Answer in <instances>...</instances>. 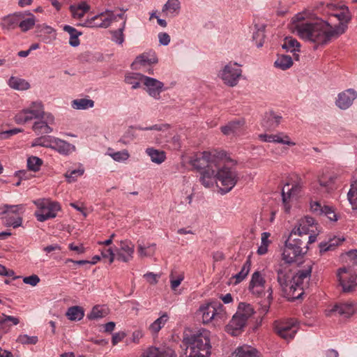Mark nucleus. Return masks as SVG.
<instances>
[{"mask_svg":"<svg viewBox=\"0 0 357 357\" xmlns=\"http://www.w3.org/2000/svg\"><path fill=\"white\" fill-rule=\"evenodd\" d=\"M331 17H335L339 24L333 26L324 20L310 22L305 20L304 13H298L291 19V29L296 32L302 39L313 43L315 47L328 43L333 38H337L345 32L351 15L347 7L338 9L335 5L327 4Z\"/></svg>","mask_w":357,"mask_h":357,"instance_id":"obj_1","label":"nucleus"},{"mask_svg":"<svg viewBox=\"0 0 357 357\" xmlns=\"http://www.w3.org/2000/svg\"><path fill=\"white\" fill-rule=\"evenodd\" d=\"M186 345L184 356L181 357H209L211 345L210 332L206 329H199L183 337Z\"/></svg>","mask_w":357,"mask_h":357,"instance_id":"obj_2","label":"nucleus"},{"mask_svg":"<svg viewBox=\"0 0 357 357\" xmlns=\"http://www.w3.org/2000/svg\"><path fill=\"white\" fill-rule=\"evenodd\" d=\"M221 158L218 163L216 172V185L220 194L230 192L238 181V175L234 167L227 165L221 166Z\"/></svg>","mask_w":357,"mask_h":357,"instance_id":"obj_3","label":"nucleus"},{"mask_svg":"<svg viewBox=\"0 0 357 357\" xmlns=\"http://www.w3.org/2000/svg\"><path fill=\"white\" fill-rule=\"evenodd\" d=\"M202 322L207 324L214 321L215 325L222 324L227 319V313L223 305L219 302H211L202 305L199 308Z\"/></svg>","mask_w":357,"mask_h":357,"instance_id":"obj_4","label":"nucleus"},{"mask_svg":"<svg viewBox=\"0 0 357 357\" xmlns=\"http://www.w3.org/2000/svg\"><path fill=\"white\" fill-rule=\"evenodd\" d=\"M34 204L38 208L35 211V216L39 222L54 218L61 208L59 202H52L47 199H38L34 201Z\"/></svg>","mask_w":357,"mask_h":357,"instance_id":"obj_5","label":"nucleus"},{"mask_svg":"<svg viewBox=\"0 0 357 357\" xmlns=\"http://www.w3.org/2000/svg\"><path fill=\"white\" fill-rule=\"evenodd\" d=\"M218 152L204 151L190 158L189 163L199 172L210 167L217 166L221 156Z\"/></svg>","mask_w":357,"mask_h":357,"instance_id":"obj_6","label":"nucleus"},{"mask_svg":"<svg viewBox=\"0 0 357 357\" xmlns=\"http://www.w3.org/2000/svg\"><path fill=\"white\" fill-rule=\"evenodd\" d=\"M45 114L44 106L41 102H33L29 107L23 109L15 115V121L17 124H24L33 119L38 120L43 118Z\"/></svg>","mask_w":357,"mask_h":357,"instance_id":"obj_7","label":"nucleus"},{"mask_svg":"<svg viewBox=\"0 0 357 357\" xmlns=\"http://www.w3.org/2000/svg\"><path fill=\"white\" fill-rule=\"evenodd\" d=\"M273 328L278 336L289 341L295 337L298 330V323L295 319L275 321L273 324Z\"/></svg>","mask_w":357,"mask_h":357,"instance_id":"obj_8","label":"nucleus"},{"mask_svg":"<svg viewBox=\"0 0 357 357\" xmlns=\"http://www.w3.org/2000/svg\"><path fill=\"white\" fill-rule=\"evenodd\" d=\"M241 75V66L236 62H229L220 72V77L223 82L231 87L237 85Z\"/></svg>","mask_w":357,"mask_h":357,"instance_id":"obj_9","label":"nucleus"},{"mask_svg":"<svg viewBox=\"0 0 357 357\" xmlns=\"http://www.w3.org/2000/svg\"><path fill=\"white\" fill-rule=\"evenodd\" d=\"M115 20L116 16L114 12L106 10L91 18H87L81 25L91 28H107Z\"/></svg>","mask_w":357,"mask_h":357,"instance_id":"obj_10","label":"nucleus"},{"mask_svg":"<svg viewBox=\"0 0 357 357\" xmlns=\"http://www.w3.org/2000/svg\"><path fill=\"white\" fill-rule=\"evenodd\" d=\"M352 271L350 268H341L338 270L337 277L340 284L345 293L354 291L357 287L356 275Z\"/></svg>","mask_w":357,"mask_h":357,"instance_id":"obj_11","label":"nucleus"},{"mask_svg":"<svg viewBox=\"0 0 357 357\" xmlns=\"http://www.w3.org/2000/svg\"><path fill=\"white\" fill-rule=\"evenodd\" d=\"M115 248L116 259L123 262H129L133 258L135 245L130 240L126 239L116 242Z\"/></svg>","mask_w":357,"mask_h":357,"instance_id":"obj_12","label":"nucleus"},{"mask_svg":"<svg viewBox=\"0 0 357 357\" xmlns=\"http://www.w3.org/2000/svg\"><path fill=\"white\" fill-rule=\"evenodd\" d=\"M305 248L297 245L291 242V238H288L285 242L284 248L282 252V259L286 264L294 262L299 257L305 254Z\"/></svg>","mask_w":357,"mask_h":357,"instance_id":"obj_13","label":"nucleus"},{"mask_svg":"<svg viewBox=\"0 0 357 357\" xmlns=\"http://www.w3.org/2000/svg\"><path fill=\"white\" fill-rule=\"evenodd\" d=\"M54 123V117L50 113H46L43 118L36 120L32 126V130L37 135H47L52 132L51 127Z\"/></svg>","mask_w":357,"mask_h":357,"instance_id":"obj_14","label":"nucleus"},{"mask_svg":"<svg viewBox=\"0 0 357 357\" xmlns=\"http://www.w3.org/2000/svg\"><path fill=\"white\" fill-rule=\"evenodd\" d=\"M222 132L227 136H241L245 134L246 126L244 119H234L221 127Z\"/></svg>","mask_w":357,"mask_h":357,"instance_id":"obj_15","label":"nucleus"},{"mask_svg":"<svg viewBox=\"0 0 357 357\" xmlns=\"http://www.w3.org/2000/svg\"><path fill=\"white\" fill-rule=\"evenodd\" d=\"M277 273V280L283 291L287 292L291 281V270L287 264L280 263L275 266Z\"/></svg>","mask_w":357,"mask_h":357,"instance_id":"obj_16","label":"nucleus"},{"mask_svg":"<svg viewBox=\"0 0 357 357\" xmlns=\"http://www.w3.org/2000/svg\"><path fill=\"white\" fill-rule=\"evenodd\" d=\"M356 310L357 306L353 302L341 303L335 305L331 309L326 310V315L330 317L333 314H339L347 318L353 315Z\"/></svg>","mask_w":357,"mask_h":357,"instance_id":"obj_17","label":"nucleus"},{"mask_svg":"<svg viewBox=\"0 0 357 357\" xmlns=\"http://www.w3.org/2000/svg\"><path fill=\"white\" fill-rule=\"evenodd\" d=\"M142 79L148 94L152 98L159 100L160 93L164 91V84L155 78L145 75H142Z\"/></svg>","mask_w":357,"mask_h":357,"instance_id":"obj_18","label":"nucleus"},{"mask_svg":"<svg viewBox=\"0 0 357 357\" xmlns=\"http://www.w3.org/2000/svg\"><path fill=\"white\" fill-rule=\"evenodd\" d=\"M294 229L299 235L301 234L308 236L313 234H318L317 224H315L314 218L310 216H305L301 219L298 227Z\"/></svg>","mask_w":357,"mask_h":357,"instance_id":"obj_19","label":"nucleus"},{"mask_svg":"<svg viewBox=\"0 0 357 357\" xmlns=\"http://www.w3.org/2000/svg\"><path fill=\"white\" fill-rule=\"evenodd\" d=\"M217 166L210 167L199 172V181L205 188H210L216 183Z\"/></svg>","mask_w":357,"mask_h":357,"instance_id":"obj_20","label":"nucleus"},{"mask_svg":"<svg viewBox=\"0 0 357 357\" xmlns=\"http://www.w3.org/2000/svg\"><path fill=\"white\" fill-rule=\"evenodd\" d=\"M356 98V91L352 89H349L338 94L335 103L339 108L347 109L352 105Z\"/></svg>","mask_w":357,"mask_h":357,"instance_id":"obj_21","label":"nucleus"},{"mask_svg":"<svg viewBox=\"0 0 357 357\" xmlns=\"http://www.w3.org/2000/svg\"><path fill=\"white\" fill-rule=\"evenodd\" d=\"M289 238H291V242L301 247L305 248V254L308 250V245L311 244L316 241L317 240V234H313L307 236L306 235L301 234L299 235L298 233L296 232L295 229H293Z\"/></svg>","mask_w":357,"mask_h":357,"instance_id":"obj_22","label":"nucleus"},{"mask_svg":"<svg viewBox=\"0 0 357 357\" xmlns=\"http://www.w3.org/2000/svg\"><path fill=\"white\" fill-rule=\"evenodd\" d=\"M51 149L63 155H68L75 151V146L65 140L54 137Z\"/></svg>","mask_w":357,"mask_h":357,"instance_id":"obj_23","label":"nucleus"},{"mask_svg":"<svg viewBox=\"0 0 357 357\" xmlns=\"http://www.w3.org/2000/svg\"><path fill=\"white\" fill-rule=\"evenodd\" d=\"M239 313H235L231 320L227 326V331L233 336H237L245 327L247 321L239 316Z\"/></svg>","mask_w":357,"mask_h":357,"instance_id":"obj_24","label":"nucleus"},{"mask_svg":"<svg viewBox=\"0 0 357 357\" xmlns=\"http://www.w3.org/2000/svg\"><path fill=\"white\" fill-rule=\"evenodd\" d=\"M260 140L266 142H276L289 146L295 145V143L290 141L288 135L280 133L277 135L261 134L259 135Z\"/></svg>","mask_w":357,"mask_h":357,"instance_id":"obj_25","label":"nucleus"},{"mask_svg":"<svg viewBox=\"0 0 357 357\" xmlns=\"http://www.w3.org/2000/svg\"><path fill=\"white\" fill-rule=\"evenodd\" d=\"M337 176L335 174H323L319 178V183L321 188H325V191L329 192L333 190L334 184Z\"/></svg>","mask_w":357,"mask_h":357,"instance_id":"obj_26","label":"nucleus"},{"mask_svg":"<svg viewBox=\"0 0 357 357\" xmlns=\"http://www.w3.org/2000/svg\"><path fill=\"white\" fill-rule=\"evenodd\" d=\"M180 9L178 0H168L162 8V12H165L167 16L174 17L179 13Z\"/></svg>","mask_w":357,"mask_h":357,"instance_id":"obj_27","label":"nucleus"},{"mask_svg":"<svg viewBox=\"0 0 357 357\" xmlns=\"http://www.w3.org/2000/svg\"><path fill=\"white\" fill-rule=\"evenodd\" d=\"M282 47L287 51L294 52V55L296 60L298 59V54H296V52L300 51V43L298 40L292 37H286Z\"/></svg>","mask_w":357,"mask_h":357,"instance_id":"obj_28","label":"nucleus"},{"mask_svg":"<svg viewBox=\"0 0 357 357\" xmlns=\"http://www.w3.org/2000/svg\"><path fill=\"white\" fill-rule=\"evenodd\" d=\"M21 14L22 16H20L19 27L22 31L26 32L33 27L36 23V17L31 13L27 14L29 15L27 18H25V13H21Z\"/></svg>","mask_w":357,"mask_h":357,"instance_id":"obj_29","label":"nucleus"},{"mask_svg":"<svg viewBox=\"0 0 357 357\" xmlns=\"http://www.w3.org/2000/svg\"><path fill=\"white\" fill-rule=\"evenodd\" d=\"M20 16H22L21 13H18L4 17L2 22L3 29L10 30L14 29L17 26L19 27Z\"/></svg>","mask_w":357,"mask_h":357,"instance_id":"obj_30","label":"nucleus"},{"mask_svg":"<svg viewBox=\"0 0 357 357\" xmlns=\"http://www.w3.org/2000/svg\"><path fill=\"white\" fill-rule=\"evenodd\" d=\"M257 351L248 345L238 347L235 352L232 354L231 357H258Z\"/></svg>","mask_w":357,"mask_h":357,"instance_id":"obj_31","label":"nucleus"},{"mask_svg":"<svg viewBox=\"0 0 357 357\" xmlns=\"http://www.w3.org/2000/svg\"><path fill=\"white\" fill-rule=\"evenodd\" d=\"M145 152L151 158V160L154 163L161 164L166 159V153L163 151L151 147L147 148Z\"/></svg>","mask_w":357,"mask_h":357,"instance_id":"obj_32","label":"nucleus"},{"mask_svg":"<svg viewBox=\"0 0 357 357\" xmlns=\"http://www.w3.org/2000/svg\"><path fill=\"white\" fill-rule=\"evenodd\" d=\"M304 280H298V281H294L293 277L291 278V281H290L289 291V294L294 298H299L303 294V284Z\"/></svg>","mask_w":357,"mask_h":357,"instance_id":"obj_33","label":"nucleus"},{"mask_svg":"<svg viewBox=\"0 0 357 357\" xmlns=\"http://www.w3.org/2000/svg\"><path fill=\"white\" fill-rule=\"evenodd\" d=\"M298 187L296 185L292 186L291 188H289V185H286L282 191V202L284 207V211L287 213H289L290 211V205L288 204V199H290L292 195H294L295 192L297 190Z\"/></svg>","mask_w":357,"mask_h":357,"instance_id":"obj_34","label":"nucleus"},{"mask_svg":"<svg viewBox=\"0 0 357 357\" xmlns=\"http://www.w3.org/2000/svg\"><path fill=\"white\" fill-rule=\"evenodd\" d=\"M66 316L70 321H79L84 316V312L82 307L73 306L68 309Z\"/></svg>","mask_w":357,"mask_h":357,"instance_id":"obj_35","label":"nucleus"},{"mask_svg":"<svg viewBox=\"0 0 357 357\" xmlns=\"http://www.w3.org/2000/svg\"><path fill=\"white\" fill-rule=\"evenodd\" d=\"M63 30L70 34L69 44L72 47H77L80 43L78 37L82 35V33L70 25H65Z\"/></svg>","mask_w":357,"mask_h":357,"instance_id":"obj_36","label":"nucleus"},{"mask_svg":"<svg viewBox=\"0 0 357 357\" xmlns=\"http://www.w3.org/2000/svg\"><path fill=\"white\" fill-rule=\"evenodd\" d=\"M70 9L74 18L80 19L89 10L90 6L83 1L77 6H70Z\"/></svg>","mask_w":357,"mask_h":357,"instance_id":"obj_37","label":"nucleus"},{"mask_svg":"<svg viewBox=\"0 0 357 357\" xmlns=\"http://www.w3.org/2000/svg\"><path fill=\"white\" fill-rule=\"evenodd\" d=\"M54 137L50 135H43L36 138L31 144V146H42L45 148H52Z\"/></svg>","mask_w":357,"mask_h":357,"instance_id":"obj_38","label":"nucleus"},{"mask_svg":"<svg viewBox=\"0 0 357 357\" xmlns=\"http://www.w3.org/2000/svg\"><path fill=\"white\" fill-rule=\"evenodd\" d=\"M8 85L16 90H26L30 87V84L25 79L13 76L8 80Z\"/></svg>","mask_w":357,"mask_h":357,"instance_id":"obj_39","label":"nucleus"},{"mask_svg":"<svg viewBox=\"0 0 357 357\" xmlns=\"http://www.w3.org/2000/svg\"><path fill=\"white\" fill-rule=\"evenodd\" d=\"M254 308L250 304L240 303L236 313H239V316L244 318L245 321L254 314Z\"/></svg>","mask_w":357,"mask_h":357,"instance_id":"obj_40","label":"nucleus"},{"mask_svg":"<svg viewBox=\"0 0 357 357\" xmlns=\"http://www.w3.org/2000/svg\"><path fill=\"white\" fill-rule=\"evenodd\" d=\"M256 31L253 33L252 39L258 47L263 46L265 38V26H255Z\"/></svg>","mask_w":357,"mask_h":357,"instance_id":"obj_41","label":"nucleus"},{"mask_svg":"<svg viewBox=\"0 0 357 357\" xmlns=\"http://www.w3.org/2000/svg\"><path fill=\"white\" fill-rule=\"evenodd\" d=\"M266 280L259 271H255L252 273L248 289H256V287H264Z\"/></svg>","mask_w":357,"mask_h":357,"instance_id":"obj_42","label":"nucleus"},{"mask_svg":"<svg viewBox=\"0 0 357 357\" xmlns=\"http://www.w3.org/2000/svg\"><path fill=\"white\" fill-rule=\"evenodd\" d=\"M268 296L266 298L262 300L259 304L260 307L259 308V313L261 314H266L270 308L271 304L273 301V289L271 287H269L267 290Z\"/></svg>","mask_w":357,"mask_h":357,"instance_id":"obj_43","label":"nucleus"},{"mask_svg":"<svg viewBox=\"0 0 357 357\" xmlns=\"http://www.w3.org/2000/svg\"><path fill=\"white\" fill-rule=\"evenodd\" d=\"M251 267V261L250 259H248L243 264L241 270L239 273L234 275V278L236 280L234 283L238 284L242 282L248 275Z\"/></svg>","mask_w":357,"mask_h":357,"instance_id":"obj_44","label":"nucleus"},{"mask_svg":"<svg viewBox=\"0 0 357 357\" xmlns=\"http://www.w3.org/2000/svg\"><path fill=\"white\" fill-rule=\"evenodd\" d=\"M169 319L167 313L162 314L158 319L153 321L149 326V330L153 333H157L166 324Z\"/></svg>","mask_w":357,"mask_h":357,"instance_id":"obj_45","label":"nucleus"},{"mask_svg":"<svg viewBox=\"0 0 357 357\" xmlns=\"http://www.w3.org/2000/svg\"><path fill=\"white\" fill-rule=\"evenodd\" d=\"M93 100L86 98L76 99L72 102V107L75 109H86L93 107Z\"/></svg>","mask_w":357,"mask_h":357,"instance_id":"obj_46","label":"nucleus"},{"mask_svg":"<svg viewBox=\"0 0 357 357\" xmlns=\"http://www.w3.org/2000/svg\"><path fill=\"white\" fill-rule=\"evenodd\" d=\"M293 65V61L290 56L281 55L275 61V66L283 70L289 68Z\"/></svg>","mask_w":357,"mask_h":357,"instance_id":"obj_47","label":"nucleus"},{"mask_svg":"<svg viewBox=\"0 0 357 357\" xmlns=\"http://www.w3.org/2000/svg\"><path fill=\"white\" fill-rule=\"evenodd\" d=\"M341 241L338 238H333L327 242H321L319 244L320 253H324L329 250H333L340 243Z\"/></svg>","mask_w":357,"mask_h":357,"instance_id":"obj_48","label":"nucleus"},{"mask_svg":"<svg viewBox=\"0 0 357 357\" xmlns=\"http://www.w3.org/2000/svg\"><path fill=\"white\" fill-rule=\"evenodd\" d=\"M43 160L36 156H31L27 159L28 169L33 172H37L40 170L43 165Z\"/></svg>","mask_w":357,"mask_h":357,"instance_id":"obj_49","label":"nucleus"},{"mask_svg":"<svg viewBox=\"0 0 357 357\" xmlns=\"http://www.w3.org/2000/svg\"><path fill=\"white\" fill-rule=\"evenodd\" d=\"M125 29V22L121 24L120 28L116 30L112 31V40L119 45H122L124 42L123 31Z\"/></svg>","mask_w":357,"mask_h":357,"instance_id":"obj_50","label":"nucleus"},{"mask_svg":"<svg viewBox=\"0 0 357 357\" xmlns=\"http://www.w3.org/2000/svg\"><path fill=\"white\" fill-rule=\"evenodd\" d=\"M158 62V59L153 56L151 58H149L148 55L145 54H142L139 56H138L135 61L132 63V66H135L137 64H141V65H145L146 63L151 64V63H156Z\"/></svg>","mask_w":357,"mask_h":357,"instance_id":"obj_51","label":"nucleus"},{"mask_svg":"<svg viewBox=\"0 0 357 357\" xmlns=\"http://www.w3.org/2000/svg\"><path fill=\"white\" fill-rule=\"evenodd\" d=\"M155 244L150 245L144 247L143 245L139 243L137 247L138 254L140 257H151L155 252Z\"/></svg>","mask_w":357,"mask_h":357,"instance_id":"obj_52","label":"nucleus"},{"mask_svg":"<svg viewBox=\"0 0 357 357\" xmlns=\"http://www.w3.org/2000/svg\"><path fill=\"white\" fill-rule=\"evenodd\" d=\"M347 196L352 208L357 209V183L351 184Z\"/></svg>","mask_w":357,"mask_h":357,"instance_id":"obj_53","label":"nucleus"},{"mask_svg":"<svg viewBox=\"0 0 357 357\" xmlns=\"http://www.w3.org/2000/svg\"><path fill=\"white\" fill-rule=\"evenodd\" d=\"M312 273V266L308 265L306 268L302 270H299L296 274L293 277L294 281H298V280H307L310 278Z\"/></svg>","mask_w":357,"mask_h":357,"instance_id":"obj_54","label":"nucleus"},{"mask_svg":"<svg viewBox=\"0 0 357 357\" xmlns=\"http://www.w3.org/2000/svg\"><path fill=\"white\" fill-rule=\"evenodd\" d=\"M24 208L22 205H8L4 204L0 206V215L5 214L8 212H11L13 213L17 214L19 213L20 211H22Z\"/></svg>","mask_w":357,"mask_h":357,"instance_id":"obj_55","label":"nucleus"},{"mask_svg":"<svg viewBox=\"0 0 357 357\" xmlns=\"http://www.w3.org/2000/svg\"><path fill=\"white\" fill-rule=\"evenodd\" d=\"M156 357H176V355L173 349L168 347H155Z\"/></svg>","mask_w":357,"mask_h":357,"instance_id":"obj_56","label":"nucleus"},{"mask_svg":"<svg viewBox=\"0 0 357 357\" xmlns=\"http://www.w3.org/2000/svg\"><path fill=\"white\" fill-rule=\"evenodd\" d=\"M16 341L22 344H36L38 338L37 336H29L26 334L20 335Z\"/></svg>","mask_w":357,"mask_h":357,"instance_id":"obj_57","label":"nucleus"},{"mask_svg":"<svg viewBox=\"0 0 357 357\" xmlns=\"http://www.w3.org/2000/svg\"><path fill=\"white\" fill-rule=\"evenodd\" d=\"M84 172V169H74L68 171L65 174V177L68 183H73L77 180L78 176H81Z\"/></svg>","mask_w":357,"mask_h":357,"instance_id":"obj_58","label":"nucleus"},{"mask_svg":"<svg viewBox=\"0 0 357 357\" xmlns=\"http://www.w3.org/2000/svg\"><path fill=\"white\" fill-rule=\"evenodd\" d=\"M169 278L171 289L172 290H176V288L181 284V282L184 280V274L181 273L178 274L176 278H175L174 273H171Z\"/></svg>","mask_w":357,"mask_h":357,"instance_id":"obj_59","label":"nucleus"},{"mask_svg":"<svg viewBox=\"0 0 357 357\" xmlns=\"http://www.w3.org/2000/svg\"><path fill=\"white\" fill-rule=\"evenodd\" d=\"M105 312L103 309L100 306H95L93 307L91 312L89 314H88V318L89 319H98L100 318H102L105 317Z\"/></svg>","mask_w":357,"mask_h":357,"instance_id":"obj_60","label":"nucleus"},{"mask_svg":"<svg viewBox=\"0 0 357 357\" xmlns=\"http://www.w3.org/2000/svg\"><path fill=\"white\" fill-rule=\"evenodd\" d=\"M109 155L115 161L118 162L125 161L129 158V153L126 150L114 152Z\"/></svg>","mask_w":357,"mask_h":357,"instance_id":"obj_61","label":"nucleus"},{"mask_svg":"<svg viewBox=\"0 0 357 357\" xmlns=\"http://www.w3.org/2000/svg\"><path fill=\"white\" fill-rule=\"evenodd\" d=\"M169 128V124H155L150 127H141L139 126L137 129L140 130H157V131H163L168 130Z\"/></svg>","mask_w":357,"mask_h":357,"instance_id":"obj_62","label":"nucleus"},{"mask_svg":"<svg viewBox=\"0 0 357 357\" xmlns=\"http://www.w3.org/2000/svg\"><path fill=\"white\" fill-rule=\"evenodd\" d=\"M102 257L103 258H108L109 264H112L116 259L115 249L112 248L104 249L101 252Z\"/></svg>","mask_w":357,"mask_h":357,"instance_id":"obj_63","label":"nucleus"},{"mask_svg":"<svg viewBox=\"0 0 357 357\" xmlns=\"http://www.w3.org/2000/svg\"><path fill=\"white\" fill-rule=\"evenodd\" d=\"M17 177L20 180H30L33 178V175L29 172V170H20L15 173L14 175Z\"/></svg>","mask_w":357,"mask_h":357,"instance_id":"obj_64","label":"nucleus"}]
</instances>
